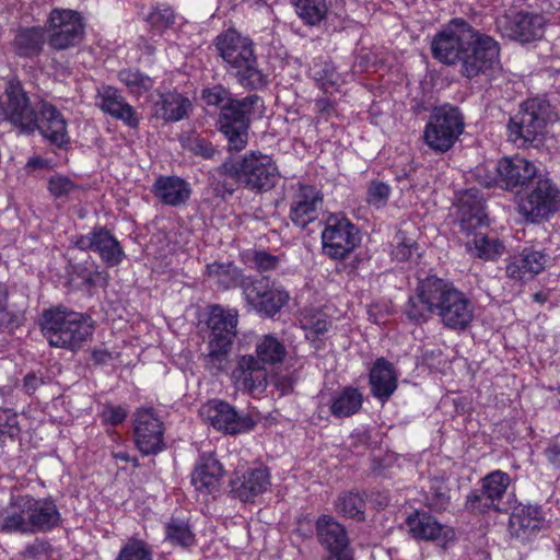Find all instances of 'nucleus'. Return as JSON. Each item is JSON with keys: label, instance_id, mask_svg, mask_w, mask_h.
<instances>
[{"label": "nucleus", "instance_id": "1", "mask_svg": "<svg viewBox=\"0 0 560 560\" xmlns=\"http://www.w3.org/2000/svg\"><path fill=\"white\" fill-rule=\"evenodd\" d=\"M431 52L443 65L459 63L462 75L469 80L489 74L500 62L499 43L462 18L452 19L434 35Z\"/></svg>", "mask_w": 560, "mask_h": 560}, {"label": "nucleus", "instance_id": "2", "mask_svg": "<svg viewBox=\"0 0 560 560\" xmlns=\"http://www.w3.org/2000/svg\"><path fill=\"white\" fill-rule=\"evenodd\" d=\"M404 313L415 324L425 323L431 314H435L445 327L464 330L472 320L474 305L452 282L436 276H428L419 279L415 294L408 299Z\"/></svg>", "mask_w": 560, "mask_h": 560}, {"label": "nucleus", "instance_id": "3", "mask_svg": "<svg viewBox=\"0 0 560 560\" xmlns=\"http://www.w3.org/2000/svg\"><path fill=\"white\" fill-rule=\"evenodd\" d=\"M200 100L205 105L220 109L217 127L226 139L228 150H244L248 143L252 116L264 106L262 98L257 94L235 98L228 88L214 84L201 90Z\"/></svg>", "mask_w": 560, "mask_h": 560}, {"label": "nucleus", "instance_id": "4", "mask_svg": "<svg viewBox=\"0 0 560 560\" xmlns=\"http://www.w3.org/2000/svg\"><path fill=\"white\" fill-rule=\"evenodd\" d=\"M215 48L236 82L246 90H260L268 84L259 68L254 43L235 30H226L215 38Z\"/></svg>", "mask_w": 560, "mask_h": 560}, {"label": "nucleus", "instance_id": "5", "mask_svg": "<svg viewBox=\"0 0 560 560\" xmlns=\"http://www.w3.org/2000/svg\"><path fill=\"white\" fill-rule=\"evenodd\" d=\"M39 327L50 347L73 352L82 348L94 331L93 322L89 316L62 305L44 310Z\"/></svg>", "mask_w": 560, "mask_h": 560}, {"label": "nucleus", "instance_id": "6", "mask_svg": "<svg viewBox=\"0 0 560 560\" xmlns=\"http://www.w3.org/2000/svg\"><path fill=\"white\" fill-rule=\"evenodd\" d=\"M550 105L540 98L523 102L506 125L508 140L517 148H538L544 142Z\"/></svg>", "mask_w": 560, "mask_h": 560}, {"label": "nucleus", "instance_id": "7", "mask_svg": "<svg viewBox=\"0 0 560 560\" xmlns=\"http://www.w3.org/2000/svg\"><path fill=\"white\" fill-rule=\"evenodd\" d=\"M233 161L236 167L229 170L237 176L241 187L254 194L272 190L281 179L276 161L260 151H249Z\"/></svg>", "mask_w": 560, "mask_h": 560}, {"label": "nucleus", "instance_id": "8", "mask_svg": "<svg viewBox=\"0 0 560 560\" xmlns=\"http://www.w3.org/2000/svg\"><path fill=\"white\" fill-rule=\"evenodd\" d=\"M464 131V117L451 105L434 107L425 125L423 140L435 152L445 153L453 148Z\"/></svg>", "mask_w": 560, "mask_h": 560}, {"label": "nucleus", "instance_id": "9", "mask_svg": "<svg viewBox=\"0 0 560 560\" xmlns=\"http://www.w3.org/2000/svg\"><path fill=\"white\" fill-rule=\"evenodd\" d=\"M495 25L503 36L526 44L544 37L547 21L540 13L510 8L497 18Z\"/></svg>", "mask_w": 560, "mask_h": 560}, {"label": "nucleus", "instance_id": "10", "mask_svg": "<svg viewBox=\"0 0 560 560\" xmlns=\"http://www.w3.org/2000/svg\"><path fill=\"white\" fill-rule=\"evenodd\" d=\"M357 226L345 217L330 215L322 232L323 252L332 259H343L359 245Z\"/></svg>", "mask_w": 560, "mask_h": 560}, {"label": "nucleus", "instance_id": "11", "mask_svg": "<svg viewBox=\"0 0 560 560\" xmlns=\"http://www.w3.org/2000/svg\"><path fill=\"white\" fill-rule=\"evenodd\" d=\"M48 44L55 50H65L78 45L84 34L79 12L70 9H54L49 13Z\"/></svg>", "mask_w": 560, "mask_h": 560}, {"label": "nucleus", "instance_id": "12", "mask_svg": "<svg viewBox=\"0 0 560 560\" xmlns=\"http://www.w3.org/2000/svg\"><path fill=\"white\" fill-rule=\"evenodd\" d=\"M7 102L3 107L5 119L23 133H33L37 126V113L18 81H9L5 86Z\"/></svg>", "mask_w": 560, "mask_h": 560}, {"label": "nucleus", "instance_id": "13", "mask_svg": "<svg viewBox=\"0 0 560 560\" xmlns=\"http://www.w3.org/2000/svg\"><path fill=\"white\" fill-rule=\"evenodd\" d=\"M242 289L247 303L266 316L278 313L289 299L288 293L275 288L268 277L246 278Z\"/></svg>", "mask_w": 560, "mask_h": 560}, {"label": "nucleus", "instance_id": "14", "mask_svg": "<svg viewBox=\"0 0 560 560\" xmlns=\"http://www.w3.org/2000/svg\"><path fill=\"white\" fill-rule=\"evenodd\" d=\"M560 190L551 179L538 176L532 191L522 200L521 212L532 221L548 218L558 209Z\"/></svg>", "mask_w": 560, "mask_h": 560}, {"label": "nucleus", "instance_id": "15", "mask_svg": "<svg viewBox=\"0 0 560 560\" xmlns=\"http://www.w3.org/2000/svg\"><path fill=\"white\" fill-rule=\"evenodd\" d=\"M135 442L144 455L156 454L164 447V427L152 408H140L133 413Z\"/></svg>", "mask_w": 560, "mask_h": 560}, {"label": "nucleus", "instance_id": "16", "mask_svg": "<svg viewBox=\"0 0 560 560\" xmlns=\"http://www.w3.org/2000/svg\"><path fill=\"white\" fill-rule=\"evenodd\" d=\"M545 513L536 504L516 505L509 518V534L523 544L532 541L546 527Z\"/></svg>", "mask_w": 560, "mask_h": 560}, {"label": "nucleus", "instance_id": "17", "mask_svg": "<svg viewBox=\"0 0 560 560\" xmlns=\"http://www.w3.org/2000/svg\"><path fill=\"white\" fill-rule=\"evenodd\" d=\"M74 246L81 250L98 253L107 267L118 266L125 257L120 243L104 226H95L90 234L78 236Z\"/></svg>", "mask_w": 560, "mask_h": 560}, {"label": "nucleus", "instance_id": "18", "mask_svg": "<svg viewBox=\"0 0 560 560\" xmlns=\"http://www.w3.org/2000/svg\"><path fill=\"white\" fill-rule=\"evenodd\" d=\"M200 415L218 431L237 434L252 429L255 422L248 417H241L225 401H211L200 409Z\"/></svg>", "mask_w": 560, "mask_h": 560}, {"label": "nucleus", "instance_id": "19", "mask_svg": "<svg viewBox=\"0 0 560 560\" xmlns=\"http://www.w3.org/2000/svg\"><path fill=\"white\" fill-rule=\"evenodd\" d=\"M499 183L508 190H520L535 180V164L520 155L504 156L497 164Z\"/></svg>", "mask_w": 560, "mask_h": 560}, {"label": "nucleus", "instance_id": "20", "mask_svg": "<svg viewBox=\"0 0 560 560\" xmlns=\"http://www.w3.org/2000/svg\"><path fill=\"white\" fill-rule=\"evenodd\" d=\"M323 206V195L314 186L300 185L292 196L290 219L294 225L305 229L318 218Z\"/></svg>", "mask_w": 560, "mask_h": 560}, {"label": "nucleus", "instance_id": "21", "mask_svg": "<svg viewBox=\"0 0 560 560\" xmlns=\"http://www.w3.org/2000/svg\"><path fill=\"white\" fill-rule=\"evenodd\" d=\"M457 208V225L459 232L464 233L467 237H470L471 233L477 229L487 225L485 200L478 189L465 190L458 199Z\"/></svg>", "mask_w": 560, "mask_h": 560}, {"label": "nucleus", "instance_id": "22", "mask_svg": "<svg viewBox=\"0 0 560 560\" xmlns=\"http://www.w3.org/2000/svg\"><path fill=\"white\" fill-rule=\"evenodd\" d=\"M238 314L236 310L214 305L207 325L210 329L208 347L232 346L237 335Z\"/></svg>", "mask_w": 560, "mask_h": 560}, {"label": "nucleus", "instance_id": "23", "mask_svg": "<svg viewBox=\"0 0 560 560\" xmlns=\"http://www.w3.org/2000/svg\"><path fill=\"white\" fill-rule=\"evenodd\" d=\"M31 494H12L0 509V532L28 534Z\"/></svg>", "mask_w": 560, "mask_h": 560}, {"label": "nucleus", "instance_id": "24", "mask_svg": "<svg viewBox=\"0 0 560 560\" xmlns=\"http://www.w3.org/2000/svg\"><path fill=\"white\" fill-rule=\"evenodd\" d=\"M265 363L256 355L246 354L237 359L232 377L235 384L250 393L262 392L267 385Z\"/></svg>", "mask_w": 560, "mask_h": 560}, {"label": "nucleus", "instance_id": "25", "mask_svg": "<svg viewBox=\"0 0 560 560\" xmlns=\"http://www.w3.org/2000/svg\"><path fill=\"white\" fill-rule=\"evenodd\" d=\"M406 525L412 538L425 541H447L453 537V530L439 523L425 511H415L406 518Z\"/></svg>", "mask_w": 560, "mask_h": 560}, {"label": "nucleus", "instance_id": "26", "mask_svg": "<svg viewBox=\"0 0 560 560\" xmlns=\"http://www.w3.org/2000/svg\"><path fill=\"white\" fill-rule=\"evenodd\" d=\"M223 474L222 464L212 454H202L191 472V483L199 492L214 494L219 491Z\"/></svg>", "mask_w": 560, "mask_h": 560}, {"label": "nucleus", "instance_id": "27", "mask_svg": "<svg viewBox=\"0 0 560 560\" xmlns=\"http://www.w3.org/2000/svg\"><path fill=\"white\" fill-rule=\"evenodd\" d=\"M36 129L51 144L59 148L67 145L70 138L67 131V121L61 113L51 104L43 103L40 117H37Z\"/></svg>", "mask_w": 560, "mask_h": 560}, {"label": "nucleus", "instance_id": "28", "mask_svg": "<svg viewBox=\"0 0 560 560\" xmlns=\"http://www.w3.org/2000/svg\"><path fill=\"white\" fill-rule=\"evenodd\" d=\"M97 105L116 119L124 121L130 128H137L139 117L135 108L129 105L119 91L113 86H103L97 93Z\"/></svg>", "mask_w": 560, "mask_h": 560}, {"label": "nucleus", "instance_id": "29", "mask_svg": "<svg viewBox=\"0 0 560 560\" xmlns=\"http://www.w3.org/2000/svg\"><path fill=\"white\" fill-rule=\"evenodd\" d=\"M28 534L46 533L59 526L60 512L51 499H36L31 495Z\"/></svg>", "mask_w": 560, "mask_h": 560}, {"label": "nucleus", "instance_id": "30", "mask_svg": "<svg viewBox=\"0 0 560 560\" xmlns=\"http://www.w3.org/2000/svg\"><path fill=\"white\" fill-rule=\"evenodd\" d=\"M317 537L330 555L351 552L346 528L329 515H322L316 521Z\"/></svg>", "mask_w": 560, "mask_h": 560}, {"label": "nucleus", "instance_id": "31", "mask_svg": "<svg viewBox=\"0 0 560 560\" xmlns=\"http://www.w3.org/2000/svg\"><path fill=\"white\" fill-rule=\"evenodd\" d=\"M152 192L161 203L172 207L185 205L191 195L190 185L178 176H159Z\"/></svg>", "mask_w": 560, "mask_h": 560}, {"label": "nucleus", "instance_id": "32", "mask_svg": "<svg viewBox=\"0 0 560 560\" xmlns=\"http://www.w3.org/2000/svg\"><path fill=\"white\" fill-rule=\"evenodd\" d=\"M268 485L269 474L262 468L247 470L230 481L231 493L243 502L262 493Z\"/></svg>", "mask_w": 560, "mask_h": 560}, {"label": "nucleus", "instance_id": "33", "mask_svg": "<svg viewBox=\"0 0 560 560\" xmlns=\"http://www.w3.org/2000/svg\"><path fill=\"white\" fill-rule=\"evenodd\" d=\"M372 394L381 400L388 399L397 388L395 369L384 358L377 359L370 372Z\"/></svg>", "mask_w": 560, "mask_h": 560}, {"label": "nucleus", "instance_id": "34", "mask_svg": "<svg viewBox=\"0 0 560 560\" xmlns=\"http://www.w3.org/2000/svg\"><path fill=\"white\" fill-rule=\"evenodd\" d=\"M154 106L156 117L166 121H178L188 116L191 103L180 93L167 92L159 94Z\"/></svg>", "mask_w": 560, "mask_h": 560}, {"label": "nucleus", "instance_id": "35", "mask_svg": "<svg viewBox=\"0 0 560 560\" xmlns=\"http://www.w3.org/2000/svg\"><path fill=\"white\" fill-rule=\"evenodd\" d=\"M48 42L46 31L40 26L21 27L16 31L13 47L20 57L38 56Z\"/></svg>", "mask_w": 560, "mask_h": 560}, {"label": "nucleus", "instance_id": "36", "mask_svg": "<svg viewBox=\"0 0 560 560\" xmlns=\"http://www.w3.org/2000/svg\"><path fill=\"white\" fill-rule=\"evenodd\" d=\"M230 167H236L231 159L218 166L209 179V185L215 197L224 199L228 196H232L240 186L237 176L231 170H228Z\"/></svg>", "mask_w": 560, "mask_h": 560}, {"label": "nucleus", "instance_id": "37", "mask_svg": "<svg viewBox=\"0 0 560 560\" xmlns=\"http://www.w3.org/2000/svg\"><path fill=\"white\" fill-rule=\"evenodd\" d=\"M470 236H472V238L467 237L468 240L466 241L467 250L481 259L494 260L501 256L505 249L499 238L489 237L476 231H474Z\"/></svg>", "mask_w": 560, "mask_h": 560}, {"label": "nucleus", "instance_id": "38", "mask_svg": "<svg viewBox=\"0 0 560 560\" xmlns=\"http://www.w3.org/2000/svg\"><path fill=\"white\" fill-rule=\"evenodd\" d=\"M207 275L214 279L220 287L228 290L241 285L246 278H243L242 271L233 262H212L207 266Z\"/></svg>", "mask_w": 560, "mask_h": 560}, {"label": "nucleus", "instance_id": "39", "mask_svg": "<svg viewBox=\"0 0 560 560\" xmlns=\"http://www.w3.org/2000/svg\"><path fill=\"white\" fill-rule=\"evenodd\" d=\"M362 394L353 387H346L331 402V415L338 418L350 417L357 413L362 407Z\"/></svg>", "mask_w": 560, "mask_h": 560}, {"label": "nucleus", "instance_id": "40", "mask_svg": "<svg viewBox=\"0 0 560 560\" xmlns=\"http://www.w3.org/2000/svg\"><path fill=\"white\" fill-rule=\"evenodd\" d=\"M335 508L345 517L358 522L365 520V500L359 492L347 491L340 493L335 502Z\"/></svg>", "mask_w": 560, "mask_h": 560}, {"label": "nucleus", "instance_id": "41", "mask_svg": "<svg viewBox=\"0 0 560 560\" xmlns=\"http://www.w3.org/2000/svg\"><path fill=\"white\" fill-rule=\"evenodd\" d=\"M256 355L265 364L276 365L283 362L287 349L273 335H265L256 343Z\"/></svg>", "mask_w": 560, "mask_h": 560}, {"label": "nucleus", "instance_id": "42", "mask_svg": "<svg viewBox=\"0 0 560 560\" xmlns=\"http://www.w3.org/2000/svg\"><path fill=\"white\" fill-rule=\"evenodd\" d=\"M425 504L433 511H445L451 503L450 488L444 479L431 478L424 491Z\"/></svg>", "mask_w": 560, "mask_h": 560}, {"label": "nucleus", "instance_id": "43", "mask_svg": "<svg viewBox=\"0 0 560 560\" xmlns=\"http://www.w3.org/2000/svg\"><path fill=\"white\" fill-rule=\"evenodd\" d=\"M299 16L308 25H317L327 15L325 0H291Z\"/></svg>", "mask_w": 560, "mask_h": 560}, {"label": "nucleus", "instance_id": "44", "mask_svg": "<svg viewBox=\"0 0 560 560\" xmlns=\"http://www.w3.org/2000/svg\"><path fill=\"white\" fill-rule=\"evenodd\" d=\"M510 476L501 470H494L481 479V489L494 504L501 501L510 485Z\"/></svg>", "mask_w": 560, "mask_h": 560}, {"label": "nucleus", "instance_id": "45", "mask_svg": "<svg viewBox=\"0 0 560 560\" xmlns=\"http://www.w3.org/2000/svg\"><path fill=\"white\" fill-rule=\"evenodd\" d=\"M118 78L132 94L137 95L149 92L155 83L154 79L138 69H122L118 72Z\"/></svg>", "mask_w": 560, "mask_h": 560}, {"label": "nucleus", "instance_id": "46", "mask_svg": "<svg viewBox=\"0 0 560 560\" xmlns=\"http://www.w3.org/2000/svg\"><path fill=\"white\" fill-rule=\"evenodd\" d=\"M205 366L212 375H219L228 369L232 346L208 347Z\"/></svg>", "mask_w": 560, "mask_h": 560}, {"label": "nucleus", "instance_id": "47", "mask_svg": "<svg viewBox=\"0 0 560 560\" xmlns=\"http://www.w3.org/2000/svg\"><path fill=\"white\" fill-rule=\"evenodd\" d=\"M167 538L182 547L191 546L195 541V535L189 526L178 520H172L166 527Z\"/></svg>", "mask_w": 560, "mask_h": 560}, {"label": "nucleus", "instance_id": "48", "mask_svg": "<svg viewBox=\"0 0 560 560\" xmlns=\"http://www.w3.org/2000/svg\"><path fill=\"white\" fill-rule=\"evenodd\" d=\"M18 413L8 408L0 409V444L7 439L13 440L20 434Z\"/></svg>", "mask_w": 560, "mask_h": 560}, {"label": "nucleus", "instance_id": "49", "mask_svg": "<svg viewBox=\"0 0 560 560\" xmlns=\"http://www.w3.org/2000/svg\"><path fill=\"white\" fill-rule=\"evenodd\" d=\"M116 560H152V555L147 542L140 539H130L120 549Z\"/></svg>", "mask_w": 560, "mask_h": 560}, {"label": "nucleus", "instance_id": "50", "mask_svg": "<svg viewBox=\"0 0 560 560\" xmlns=\"http://www.w3.org/2000/svg\"><path fill=\"white\" fill-rule=\"evenodd\" d=\"M174 20V11L166 4L158 5L147 18L151 27L160 33L173 25Z\"/></svg>", "mask_w": 560, "mask_h": 560}, {"label": "nucleus", "instance_id": "51", "mask_svg": "<svg viewBox=\"0 0 560 560\" xmlns=\"http://www.w3.org/2000/svg\"><path fill=\"white\" fill-rule=\"evenodd\" d=\"M518 258L521 259V262L525 265L523 268L528 271V276L533 279L545 269L547 264V255L545 253L528 248L523 249L518 255Z\"/></svg>", "mask_w": 560, "mask_h": 560}, {"label": "nucleus", "instance_id": "52", "mask_svg": "<svg viewBox=\"0 0 560 560\" xmlns=\"http://www.w3.org/2000/svg\"><path fill=\"white\" fill-rule=\"evenodd\" d=\"M465 508L472 513H485L491 509L498 510L497 504H494L491 499H488V495L482 489L471 491L468 494Z\"/></svg>", "mask_w": 560, "mask_h": 560}, {"label": "nucleus", "instance_id": "53", "mask_svg": "<svg viewBox=\"0 0 560 560\" xmlns=\"http://www.w3.org/2000/svg\"><path fill=\"white\" fill-rule=\"evenodd\" d=\"M390 194V188L387 184L380 180H372L368 188L366 200L370 205L381 208L386 205Z\"/></svg>", "mask_w": 560, "mask_h": 560}, {"label": "nucleus", "instance_id": "54", "mask_svg": "<svg viewBox=\"0 0 560 560\" xmlns=\"http://www.w3.org/2000/svg\"><path fill=\"white\" fill-rule=\"evenodd\" d=\"M78 186L67 176L55 175L48 180V190L56 198H63L73 192Z\"/></svg>", "mask_w": 560, "mask_h": 560}, {"label": "nucleus", "instance_id": "55", "mask_svg": "<svg viewBox=\"0 0 560 560\" xmlns=\"http://www.w3.org/2000/svg\"><path fill=\"white\" fill-rule=\"evenodd\" d=\"M0 329L8 332H13L25 323V310L18 308L15 311L0 312Z\"/></svg>", "mask_w": 560, "mask_h": 560}, {"label": "nucleus", "instance_id": "56", "mask_svg": "<svg viewBox=\"0 0 560 560\" xmlns=\"http://www.w3.org/2000/svg\"><path fill=\"white\" fill-rule=\"evenodd\" d=\"M189 151H191L195 155L201 156L203 159H214L219 151L217 148L207 139L195 137L189 140L188 144Z\"/></svg>", "mask_w": 560, "mask_h": 560}, {"label": "nucleus", "instance_id": "57", "mask_svg": "<svg viewBox=\"0 0 560 560\" xmlns=\"http://www.w3.org/2000/svg\"><path fill=\"white\" fill-rule=\"evenodd\" d=\"M252 261L257 270L269 271L278 267L280 259L265 250H258L254 253Z\"/></svg>", "mask_w": 560, "mask_h": 560}, {"label": "nucleus", "instance_id": "58", "mask_svg": "<svg viewBox=\"0 0 560 560\" xmlns=\"http://www.w3.org/2000/svg\"><path fill=\"white\" fill-rule=\"evenodd\" d=\"M397 245L393 249V256L399 261H406L410 259L413 248H417L416 242L407 240L402 233H398Z\"/></svg>", "mask_w": 560, "mask_h": 560}, {"label": "nucleus", "instance_id": "59", "mask_svg": "<svg viewBox=\"0 0 560 560\" xmlns=\"http://www.w3.org/2000/svg\"><path fill=\"white\" fill-rule=\"evenodd\" d=\"M314 79L323 90L327 91L328 88H332L337 83L338 74L334 67L324 65L314 71Z\"/></svg>", "mask_w": 560, "mask_h": 560}, {"label": "nucleus", "instance_id": "60", "mask_svg": "<svg viewBox=\"0 0 560 560\" xmlns=\"http://www.w3.org/2000/svg\"><path fill=\"white\" fill-rule=\"evenodd\" d=\"M525 265L521 262L518 256L514 257L512 261H510L505 268V272L508 278L514 281L526 282L532 280L533 278L528 276V271L523 268Z\"/></svg>", "mask_w": 560, "mask_h": 560}, {"label": "nucleus", "instance_id": "61", "mask_svg": "<svg viewBox=\"0 0 560 560\" xmlns=\"http://www.w3.org/2000/svg\"><path fill=\"white\" fill-rule=\"evenodd\" d=\"M127 410L120 406H107L103 411L104 421L112 425H118L122 423L127 418Z\"/></svg>", "mask_w": 560, "mask_h": 560}, {"label": "nucleus", "instance_id": "62", "mask_svg": "<svg viewBox=\"0 0 560 560\" xmlns=\"http://www.w3.org/2000/svg\"><path fill=\"white\" fill-rule=\"evenodd\" d=\"M50 551V545L48 541L43 539H35L32 544H28L24 550V556L32 559H39L46 556Z\"/></svg>", "mask_w": 560, "mask_h": 560}, {"label": "nucleus", "instance_id": "63", "mask_svg": "<svg viewBox=\"0 0 560 560\" xmlns=\"http://www.w3.org/2000/svg\"><path fill=\"white\" fill-rule=\"evenodd\" d=\"M43 384V377L37 376L35 373H28L24 377L23 388L27 394H33Z\"/></svg>", "mask_w": 560, "mask_h": 560}, {"label": "nucleus", "instance_id": "64", "mask_svg": "<svg viewBox=\"0 0 560 560\" xmlns=\"http://www.w3.org/2000/svg\"><path fill=\"white\" fill-rule=\"evenodd\" d=\"M545 455L549 464L560 470V445L557 443L550 444L545 450Z\"/></svg>", "mask_w": 560, "mask_h": 560}]
</instances>
